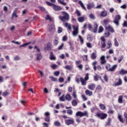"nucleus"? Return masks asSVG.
I'll return each mask as SVG.
<instances>
[{
    "instance_id": "f257e3e1",
    "label": "nucleus",
    "mask_w": 127,
    "mask_h": 127,
    "mask_svg": "<svg viewBox=\"0 0 127 127\" xmlns=\"http://www.w3.org/2000/svg\"><path fill=\"white\" fill-rule=\"evenodd\" d=\"M109 19H105L103 20V25L105 28V29L107 30L108 31H110V32H114V29L110 25L109 23Z\"/></svg>"
},
{
    "instance_id": "f03ea898",
    "label": "nucleus",
    "mask_w": 127,
    "mask_h": 127,
    "mask_svg": "<svg viewBox=\"0 0 127 127\" xmlns=\"http://www.w3.org/2000/svg\"><path fill=\"white\" fill-rule=\"evenodd\" d=\"M63 16H59V18L62 20V21H63L64 22L65 21H68L70 19V16L69 15V14L68 13L63 11L62 12Z\"/></svg>"
},
{
    "instance_id": "7ed1b4c3",
    "label": "nucleus",
    "mask_w": 127,
    "mask_h": 127,
    "mask_svg": "<svg viewBox=\"0 0 127 127\" xmlns=\"http://www.w3.org/2000/svg\"><path fill=\"white\" fill-rule=\"evenodd\" d=\"M118 67V65L117 64H114L112 67L111 66V64H108L105 68L107 71L109 72H114L115 70H116V68Z\"/></svg>"
},
{
    "instance_id": "20e7f679",
    "label": "nucleus",
    "mask_w": 127,
    "mask_h": 127,
    "mask_svg": "<svg viewBox=\"0 0 127 127\" xmlns=\"http://www.w3.org/2000/svg\"><path fill=\"white\" fill-rule=\"evenodd\" d=\"M121 15H117L115 16V18L114 19V20L113 21L114 23L116 24L117 26L118 25H120V21L121 20Z\"/></svg>"
},
{
    "instance_id": "39448f33",
    "label": "nucleus",
    "mask_w": 127,
    "mask_h": 127,
    "mask_svg": "<svg viewBox=\"0 0 127 127\" xmlns=\"http://www.w3.org/2000/svg\"><path fill=\"white\" fill-rule=\"evenodd\" d=\"M87 115H88V113H87V112L86 111H85L84 112L78 111L76 113L75 116L76 117H80V118H82V117H85L87 116Z\"/></svg>"
},
{
    "instance_id": "423d86ee",
    "label": "nucleus",
    "mask_w": 127,
    "mask_h": 127,
    "mask_svg": "<svg viewBox=\"0 0 127 127\" xmlns=\"http://www.w3.org/2000/svg\"><path fill=\"white\" fill-rule=\"evenodd\" d=\"M17 9H18V8H15L14 10H13V12L12 13L11 15V20H13V19L15 18H17V17H18V16H17Z\"/></svg>"
},
{
    "instance_id": "0eeeda50",
    "label": "nucleus",
    "mask_w": 127,
    "mask_h": 127,
    "mask_svg": "<svg viewBox=\"0 0 127 127\" xmlns=\"http://www.w3.org/2000/svg\"><path fill=\"white\" fill-rule=\"evenodd\" d=\"M97 117L101 118V120H105L108 117V115L107 114L104 113H98L96 114Z\"/></svg>"
},
{
    "instance_id": "6e6552de",
    "label": "nucleus",
    "mask_w": 127,
    "mask_h": 127,
    "mask_svg": "<svg viewBox=\"0 0 127 127\" xmlns=\"http://www.w3.org/2000/svg\"><path fill=\"white\" fill-rule=\"evenodd\" d=\"M64 123L66 126H70V125H73L74 124L73 119H68L64 121Z\"/></svg>"
},
{
    "instance_id": "1a4fd4ad",
    "label": "nucleus",
    "mask_w": 127,
    "mask_h": 127,
    "mask_svg": "<svg viewBox=\"0 0 127 127\" xmlns=\"http://www.w3.org/2000/svg\"><path fill=\"white\" fill-rule=\"evenodd\" d=\"M78 34H79V28L77 27L72 32V35L74 37H76Z\"/></svg>"
},
{
    "instance_id": "9d476101",
    "label": "nucleus",
    "mask_w": 127,
    "mask_h": 127,
    "mask_svg": "<svg viewBox=\"0 0 127 127\" xmlns=\"http://www.w3.org/2000/svg\"><path fill=\"white\" fill-rule=\"evenodd\" d=\"M35 55L36 56V60L38 61H40L42 59V54H41V53L37 52Z\"/></svg>"
},
{
    "instance_id": "9b49d317",
    "label": "nucleus",
    "mask_w": 127,
    "mask_h": 127,
    "mask_svg": "<svg viewBox=\"0 0 127 127\" xmlns=\"http://www.w3.org/2000/svg\"><path fill=\"white\" fill-rule=\"evenodd\" d=\"M53 8L55 11H60V10L62 9V8L61 6H57V5H55V4H54Z\"/></svg>"
},
{
    "instance_id": "f8f14e48",
    "label": "nucleus",
    "mask_w": 127,
    "mask_h": 127,
    "mask_svg": "<svg viewBox=\"0 0 127 127\" xmlns=\"http://www.w3.org/2000/svg\"><path fill=\"white\" fill-rule=\"evenodd\" d=\"M100 63L102 64V65H104L106 64L107 61H106V59H105V56H102L100 57Z\"/></svg>"
},
{
    "instance_id": "ddd939ff",
    "label": "nucleus",
    "mask_w": 127,
    "mask_h": 127,
    "mask_svg": "<svg viewBox=\"0 0 127 127\" xmlns=\"http://www.w3.org/2000/svg\"><path fill=\"white\" fill-rule=\"evenodd\" d=\"M95 88H96L95 84H90L88 85V89L91 91H94V90H95Z\"/></svg>"
},
{
    "instance_id": "4468645a",
    "label": "nucleus",
    "mask_w": 127,
    "mask_h": 127,
    "mask_svg": "<svg viewBox=\"0 0 127 127\" xmlns=\"http://www.w3.org/2000/svg\"><path fill=\"white\" fill-rule=\"evenodd\" d=\"M94 6H95V4H94V3L93 2L89 3L87 5V9H91V8H93Z\"/></svg>"
},
{
    "instance_id": "2eb2a0df",
    "label": "nucleus",
    "mask_w": 127,
    "mask_h": 127,
    "mask_svg": "<svg viewBox=\"0 0 127 127\" xmlns=\"http://www.w3.org/2000/svg\"><path fill=\"white\" fill-rule=\"evenodd\" d=\"M80 82H81V85L82 86H86L87 84V82H86V81L87 80H85L83 77H80Z\"/></svg>"
},
{
    "instance_id": "dca6fc26",
    "label": "nucleus",
    "mask_w": 127,
    "mask_h": 127,
    "mask_svg": "<svg viewBox=\"0 0 127 127\" xmlns=\"http://www.w3.org/2000/svg\"><path fill=\"white\" fill-rule=\"evenodd\" d=\"M98 26H99V25L95 23L94 25V29H93V32H94V33H96V32H97V30H98Z\"/></svg>"
},
{
    "instance_id": "f3484780",
    "label": "nucleus",
    "mask_w": 127,
    "mask_h": 127,
    "mask_svg": "<svg viewBox=\"0 0 127 127\" xmlns=\"http://www.w3.org/2000/svg\"><path fill=\"white\" fill-rule=\"evenodd\" d=\"M78 3L80 4L81 7L83 8V9H84V10H87V9L86 8V7L84 5V3H83V2L82 1L79 0L78 1Z\"/></svg>"
},
{
    "instance_id": "a211bd4d",
    "label": "nucleus",
    "mask_w": 127,
    "mask_h": 127,
    "mask_svg": "<svg viewBox=\"0 0 127 127\" xmlns=\"http://www.w3.org/2000/svg\"><path fill=\"white\" fill-rule=\"evenodd\" d=\"M65 27H67L69 30H71L72 28H71V24L68 23H64Z\"/></svg>"
},
{
    "instance_id": "6ab92c4d",
    "label": "nucleus",
    "mask_w": 127,
    "mask_h": 127,
    "mask_svg": "<svg viewBox=\"0 0 127 127\" xmlns=\"http://www.w3.org/2000/svg\"><path fill=\"white\" fill-rule=\"evenodd\" d=\"M94 81H99V80L101 79V76L99 74H95L94 76Z\"/></svg>"
},
{
    "instance_id": "aec40b11",
    "label": "nucleus",
    "mask_w": 127,
    "mask_h": 127,
    "mask_svg": "<svg viewBox=\"0 0 127 127\" xmlns=\"http://www.w3.org/2000/svg\"><path fill=\"white\" fill-rule=\"evenodd\" d=\"M65 99L66 100V101H71L72 100V96L70 95L69 94H66L65 96Z\"/></svg>"
},
{
    "instance_id": "412c9836",
    "label": "nucleus",
    "mask_w": 127,
    "mask_h": 127,
    "mask_svg": "<svg viewBox=\"0 0 127 127\" xmlns=\"http://www.w3.org/2000/svg\"><path fill=\"white\" fill-rule=\"evenodd\" d=\"M85 94L86 95H87V96H92V95H93V92L87 89L85 91Z\"/></svg>"
},
{
    "instance_id": "4be33fe9",
    "label": "nucleus",
    "mask_w": 127,
    "mask_h": 127,
    "mask_svg": "<svg viewBox=\"0 0 127 127\" xmlns=\"http://www.w3.org/2000/svg\"><path fill=\"white\" fill-rule=\"evenodd\" d=\"M54 28H55V27L54 26V25H50V27L49 28V32H52V31H54Z\"/></svg>"
},
{
    "instance_id": "5701e85b",
    "label": "nucleus",
    "mask_w": 127,
    "mask_h": 127,
    "mask_svg": "<svg viewBox=\"0 0 127 127\" xmlns=\"http://www.w3.org/2000/svg\"><path fill=\"white\" fill-rule=\"evenodd\" d=\"M107 11H102L100 13V16H103V17H105V16H107Z\"/></svg>"
},
{
    "instance_id": "b1692460",
    "label": "nucleus",
    "mask_w": 127,
    "mask_h": 127,
    "mask_svg": "<svg viewBox=\"0 0 127 127\" xmlns=\"http://www.w3.org/2000/svg\"><path fill=\"white\" fill-rule=\"evenodd\" d=\"M54 125L55 127H61V123L58 121H55Z\"/></svg>"
},
{
    "instance_id": "393cba45",
    "label": "nucleus",
    "mask_w": 127,
    "mask_h": 127,
    "mask_svg": "<svg viewBox=\"0 0 127 127\" xmlns=\"http://www.w3.org/2000/svg\"><path fill=\"white\" fill-rule=\"evenodd\" d=\"M71 105L73 107H76L78 105V103L76 101V100L74 99L71 101Z\"/></svg>"
},
{
    "instance_id": "a878e982",
    "label": "nucleus",
    "mask_w": 127,
    "mask_h": 127,
    "mask_svg": "<svg viewBox=\"0 0 127 127\" xmlns=\"http://www.w3.org/2000/svg\"><path fill=\"white\" fill-rule=\"evenodd\" d=\"M91 59L95 60L97 58V54L96 53H93L91 55Z\"/></svg>"
},
{
    "instance_id": "bb28decb",
    "label": "nucleus",
    "mask_w": 127,
    "mask_h": 127,
    "mask_svg": "<svg viewBox=\"0 0 127 127\" xmlns=\"http://www.w3.org/2000/svg\"><path fill=\"white\" fill-rule=\"evenodd\" d=\"M72 96L73 97L74 99L76 100L77 96V92H76V90H74L73 91L72 93Z\"/></svg>"
},
{
    "instance_id": "cd10ccee",
    "label": "nucleus",
    "mask_w": 127,
    "mask_h": 127,
    "mask_svg": "<svg viewBox=\"0 0 127 127\" xmlns=\"http://www.w3.org/2000/svg\"><path fill=\"white\" fill-rule=\"evenodd\" d=\"M84 19L85 17H79L77 18V20H78L79 22H84Z\"/></svg>"
},
{
    "instance_id": "c85d7f7f",
    "label": "nucleus",
    "mask_w": 127,
    "mask_h": 127,
    "mask_svg": "<svg viewBox=\"0 0 127 127\" xmlns=\"http://www.w3.org/2000/svg\"><path fill=\"white\" fill-rule=\"evenodd\" d=\"M120 73L121 75H125L127 74V70H125L124 69H122L120 71Z\"/></svg>"
},
{
    "instance_id": "c756f323",
    "label": "nucleus",
    "mask_w": 127,
    "mask_h": 127,
    "mask_svg": "<svg viewBox=\"0 0 127 127\" xmlns=\"http://www.w3.org/2000/svg\"><path fill=\"white\" fill-rule=\"evenodd\" d=\"M118 103H119V104H123V96L122 95H121L119 97Z\"/></svg>"
},
{
    "instance_id": "7c9ffc66",
    "label": "nucleus",
    "mask_w": 127,
    "mask_h": 127,
    "mask_svg": "<svg viewBox=\"0 0 127 127\" xmlns=\"http://www.w3.org/2000/svg\"><path fill=\"white\" fill-rule=\"evenodd\" d=\"M65 69H66V70H69V71L72 70L73 66H71V65H67L65 66Z\"/></svg>"
},
{
    "instance_id": "2f4dec72",
    "label": "nucleus",
    "mask_w": 127,
    "mask_h": 127,
    "mask_svg": "<svg viewBox=\"0 0 127 127\" xmlns=\"http://www.w3.org/2000/svg\"><path fill=\"white\" fill-rule=\"evenodd\" d=\"M122 79L121 78H120L119 79V81L118 82H117L115 84V86H120V85H122Z\"/></svg>"
},
{
    "instance_id": "473e14b6",
    "label": "nucleus",
    "mask_w": 127,
    "mask_h": 127,
    "mask_svg": "<svg viewBox=\"0 0 127 127\" xmlns=\"http://www.w3.org/2000/svg\"><path fill=\"white\" fill-rule=\"evenodd\" d=\"M58 2L59 3H61V4H63V5H66V3L64 2V0H58Z\"/></svg>"
},
{
    "instance_id": "72a5a7b5",
    "label": "nucleus",
    "mask_w": 127,
    "mask_h": 127,
    "mask_svg": "<svg viewBox=\"0 0 127 127\" xmlns=\"http://www.w3.org/2000/svg\"><path fill=\"white\" fill-rule=\"evenodd\" d=\"M59 39H58V38H56L54 41V44L55 45V46H56V45H57V44H58L59 43Z\"/></svg>"
},
{
    "instance_id": "f704fd0d",
    "label": "nucleus",
    "mask_w": 127,
    "mask_h": 127,
    "mask_svg": "<svg viewBox=\"0 0 127 127\" xmlns=\"http://www.w3.org/2000/svg\"><path fill=\"white\" fill-rule=\"evenodd\" d=\"M92 65L93 66V69L94 71H96L97 70V66H96V65H97V62H94L92 63Z\"/></svg>"
},
{
    "instance_id": "c9c22d12",
    "label": "nucleus",
    "mask_w": 127,
    "mask_h": 127,
    "mask_svg": "<svg viewBox=\"0 0 127 127\" xmlns=\"http://www.w3.org/2000/svg\"><path fill=\"white\" fill-rule=\"evenodd\" d=\"M65 95H63L61 97H60L59 99L61 102H65Z\"/></svg>"
},
{
    "instance_id": "e433bc0d",
    "label": "nucleus",
    "mask_w": 127,
    "mask_h": 127,
    "mask_svg": "<svg viewBox=\"0 0 127 127\" xmlns=\"http://www.w3.org/2000/svg\"><path fill=\"white\" fill-rule=\"evenodd\" d=\"M50 59L51 60H55L56 59V58L54 57V56H53V53H51Z\"/></svg>"
},
{
    "instance_id": "4c0bfd02",
    "label": "nucleus",
    "mask_w": 127,
    "mask_h": 127,
    "mask_svg": "<svg viewBox=\"0 0 127 127\" xmlns=\"http://www.w3.org/2000/svg\"><path fill=\"white\" fill-rule=\"evenodd\" d=\"M29 44H30V42L24 43L21 46H20L19 47L20 48H21V47H25V46H27V45H29Z\"/></svg>"
},
{
    "instance_id": "58836bf2",
    "label": "nucleus",
    "mask_w": 127,
    "mask_h": 127,
    "mask_svg": "<svg viewBox=\"0 0 127 127\" xmlns=\"http://www.w3.org/2000/svg\"><path fill=\"white\" fill-rule=\"evenodd\" d=\"M111 123H112V119L108 118V121L106 122L107 126H111Z\"/></svg>"
},
{
    "instance_id": "ea45409f",
    "label": "nucleus",
    "mask_w": 127,
    "mask_h": 127,
    "mask_svg": "<svg viewBox=\"0 0 127 127\" xmlns=\"http://www.w3.org/2000/svg\"><path fill=\"white\" fill-rule=\"evenodd\" d=\"M67 114L70 116H71V115H73V111L71 109L68 110L67 111Z\"/></svg>"
},
{
    "instance_id": "a19ab883",
    "label": "nucleus",
    "mask_w": 127,
    "mask_h": 127,
    "mask_svg": "<svg viewBox=\"0 0 127 127\" xmlns=\"http://www.w3.org/2000/svg\"><path fill=\"white\" fill-rule=\"evenodd\" d=\"M89 17L91 19H95V15L93 13H91L89 15Z\"/></svg>"
},
{
    "instance_id": "79ce46f5",
    "label": "nucleus",
    "mask_w": 127,
    "mask_h": 127,
    "mask_svg": "<svg viewBox=\"0 0 127 127\" xmlns=\"http://www.w3.org/2000/svg\"><path fill=\"white\" fill-rule=\"evenodd\" d=\"M9 92H7V91H5L2 94V96L3 97H6V96H8V95H9Z\"/></svg>"
},
{
    "instance_id": "37998d69",
    "label": "nucleus",
    "mask_w": 127,
    "mask_h": 127,
    "mask_svg": "<svg viewBox=\"0 0 127 127\" xmlns=\"http://www.w3.org/2000/svg\"><path fill=\"white\" fill-rule=\"evenodd\" d=\"M60 74V72H59V71H56L54 73V75L56 77H58Z\"/></svg>"
},
{
    "instance_id": "c03bdc74",
    "label": "nucleus",
    "mask_w": 127,
    "mask_h": 127,
    "mask_svg": "<svg viewBox=\"0 0 127 127\" xmlns=\"http://www.w3.org/2000/svg\"><path fill=\"white\" fill-rule=\"evenodd\" d=\"M114 41H115V46H116V47H118V46H119V42H118V40H117V38H115L114 39Z\"/></svg>"
},
{
    "instance_id": "a18cd8bd",
    "label": "nucleus",
    "mask_w": 127,
    "mask_h": 127,
    "mask_svg": "<svg viewBox=\"0 0 127 127\" xmlns=\"http://www.w3.org/2000/svg\"><path fill=\"white\" fill-rule=\"evenodd\" d=\"M118 119L121 123H124V119L122 118V115L118 116Z\"/></svg>"
},
{
    "instance_id": "49530a36",
    "label": "nucleus",
    "mask_w": 127,
    "mask_h": 127,
    "mask_svg": "<svg viewBox=\"0 0 127 127\" xmlns=\"http://www.w3.org/2000/svg\"><path fill=\"white\" fill-rule=\"evenodd\" d=\"M78 38L80 40V42L82 43V44H83L84 43V40L81 35H78Z\"/></svg>"
},
{
    "instance_id": "de8ad7c7",
    "label": "nucleus",
    "mask_w": 127,
    "mask_h": 127,
    "mask_svg": "<svg viewBox=\"0 0 127 127\" xmlns=\"http://www.w3.org/2000/svg\"><path fill=\"white\" fill-rule=\"evenodd\" d=\"M104 31V28H103L102 26H100L99 28L98 32L99 33H101V32H103Z\"/></svg>"
},
{
    "instance_id": "09e8293b",
    "label": "nucleus",
    "mask_w": 127,
    "mask_h": 127,
    "mask_svg": "<svg viewBox=\"0 0 127 127\" xmlns=\"http://www.w3.org/2000/svg\"><path fill=\"white\" fill-rule=\"evenodd\" d=\"M50 79H51L52 81H53L54 82H56L57 81V78L54 77L53 76H50Z\"/></svg>"
},
{
    "instance_id": "8fccbe9b",
    "label": "nucleus",
    "mask_w": 127,
    "mask_h": 127,
    "mask_svg": "<svg viewBox=\"0 0 127 127\" xmlns=\"http://www.w3.org/2000/svg\"><path fill=\"white\" fill-rule=\"evenodd\" d=\"M99 107H100V108L101 110H105V109H106V106H105V105L104 104H100L99 105Z\"/></svg>"
},
{
    "instance_id": "3c124183",
    "label": "nucleus",
    "mask_w": 127,
    "mask_h": 127,
    "mask_svg": "<svg viewBox=\"0 0 127 127\" xmlns=\"http://www.w3.org/2000/svg\"><path fill=\"white\" fill-rule=\"evenodd\" d=\"M20 59V58L18 56H15L14 57V60L15 61H18V60H19Z\"/></svg>"
},
{
    "instance_id": "603ef678",
    "label": "nucleus",
    "mask_w": 127,
    "mask_h": 127,
    "mask_svg": "<svg viewBox=\"0 0 127 127\" xmlns=\"http://www.w3.org/2000/svg\"><path fill=\"white\" fill-rule=\"evenodd\" d=\"M46 20H50V21H52V19H51V17H50V16L49 15H47L46 17Z\"/></svg>"
},
{
    "instance_id": "864d4df0",
    "label": "nucleus",
    "mask_w": 127,
    "mask_h": 127,
    "mask_svg": "<svg viewBox=\"0 0 127 127\" xmlns=\"http://www.w3.org/2000/svg\"><path fill=\"white\" fill-rule=\"evenodd\" d=\"M46 3L47 5H49V6H54L55 4H53L52 3H51L50 2L46 1Z\"/></svg>"
},
{
    "instance_id": "5fc2aeb1",
    "label": "nucleus",
    "mask_w": 127,
    "mask_h": 127,
    "mask_svg": "<svg viewBox=\"0 0 127 127\" xmlns=\"http://www.w3.org/2000/svg\"><path fill=\"white\" fill-rule=\"evenodd\" d=\"M108 47H107V49H109V48H111V47H112V43H111V41H108Z\"/></svg>"
},
{
    "instance_id": "6e6d98bb",
    "label": "nucleus",
    "mask_w": 127,
    "mask_h": 127,
    "mask_svg": "<svg viewBox=\"0 0 127 127\" xmlns=\"http://www.w3.org/2000/svg\"><path fill=\"white\" fill-rule=\"evenodd\" d=\"M76 13L77 14V16H81V12L80 11H79V10L77 9L76 10Z\"/></svg>"
},
{
    "instance_id": "4d7b16f0",
    "label": "nucleus",
    "mask_w": 127,
    "mask_h": 127,
    "mask_svg": "<svg viewBox=\"0 0 127 127\" xmlns=\"http://www.w3.org/2000/svg\"><path fill=\"white\" fill-rule=\"evenodd\" d=\"M59 81L60 83H63V82H64V78L60 77L59 79Z\"/></svg>"
},
{
    "instance_id": "13d9d810",
    "label": "nucleus",
    "mask_w": 127,
    "mask_h": 127,
    "mask_svg": "<svg viewBox=\"0 0 127 127\" xmlns=\"http://www.w3.org/2000/svg\"><path fill=\"white\" fill-rule=\"evenodd\" d=\"M84 80L88 81L89 80V74L86 73L85 77L84 78Z\"/></svg>"
},
{
    "instance_id": "bf43d9fd",
    "label": "nucleus",
    "mask_w": 127,
    "mask_h": 127,
    "mask_svg": "<svg viewBox=\"0 0 127 127\" xmlns=\"http://www.w3.org/2000/svg\"><path fill=\"white\" fill-rule=\"evenodd\" d=\"M82 58L84 61H87V60H88V57L87 56H82Z\"/></svg>"
},
{
    "instance_id": "052dcab7",
    "label": "nucleus",
    "mask_w": 127,
    "mask_h": 127,
    "mask_svg": "<svg viewBox=\"0 0 127 127\" xmlns=\"http://www.w3.org/2000/svg\"><path fill=\"white\" fill-rule=\"evenodd\" d=\"M102 48H105L106 47V42L101 43Z\"/></svg>"
},
{
    "instance_id": "680f3d73",
    "label": "nucleus",
    "mask_w": 127,
    "mask_h": 127,
    "mask_svg": "<svg viewBox=\"0 0 127 127\" xmlns=\"http://www.w3.org/2000/svg\"><path fill=\"white\" fill-rule=\"evenodd\" d=\"M86 46H87L88 48H92V44H91L90 43H87Z\"/></svg>"
},
{
    "instance_id": "e2e57ef3",
    "label": "nucleus",
    "mask_w": 127,
    "mask_h": 127,
    "mask_svg": "<svg viewBox=\"0 0 127 127\" xmlns=\"http://www.w3.org/2000/svg\"><path fill=\"white\" fill-rule=\"evenodd\" d=\"M121 8H123V9H126V8H127V4H124L123 5L121 6Z\"/></svg>"
},
{
    "instance_id": "0e129e2a",
    "label": "nucleus",
    "mask_w": 127,
    "mask_h": 127,
    "mask_svg": "<svg viewBox=\"0 0 127 127\" xmlns=\"http://www.w3.org/2000/svg\"><path fill=\"white\" fill-rule=\"evenodd\" d=\"M62 32V28L59 27L58 30V33H61Z\"/></svg>"
},
{
    "instance_id": "69168bd1",
    "label": "nucleus",
    "mask_w": 127,
    "mask_h": 127,
    "mask_svg": "<svg viewBox=\"0 0 127 127\" xmlns=\"http://www.w3.org/2000/svg\"><path fill=\"white\" fill-rule=\"evenodd\" d=\"M63 46H64V44L62 43V44L60 46V47H58V50H61V49H62V48L63 47Z\"/></svg>"
},
{
    "instance_id": "338daca9",
    "label": "nucleus",
    "mask_w": 127,
    "mask_h": 127,
    "mask_svg": "<svg viewBox=\"0 0 127 127\" xmlns=\"http://www.w3.org/2000/svg\"><path fill=\"white\" fill-rule=\"evenodd\" d=\"M68 39V38H67V36H64L63 37V41H66Z\"/></svg>"
},
{
    "instance_id": "774afa93",
    "label": "nucleus",
    "mask_w": 127,
    "mask_h": 127,
    "mask_svg": "<svg viewBox=\"0 0 127 127\" xmlns=\"http://www.w3.org/2000/svg\"><path fill=\"white\" fill-rule=\"evenodd\" d=\"M96 90H102V86L101 85H98L96 88Z\"/></svg>"
}]
</instances>
